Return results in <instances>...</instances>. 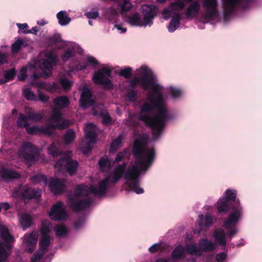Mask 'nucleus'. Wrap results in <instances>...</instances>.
<instances>
[{
  "instance_id": "1",
  "label": "nucleus",
  "mask_w": 262,
  "mask_h": 262,
  "mask_svg": "<svg viewBox=\"0 0 262 262\" xmlns=\"http://www.w3.org/2000/svg\"><path fill=\"white\" fill-rule=\"evenodd\" d=\"M128 83V92L125 97L127 101H136L137 93L133 89L137 84L149 91L146 99L143 100V103L140 106L139 118L151 128L155 137L157 138L169 118L167 97L163 94V86L158 83L152 71L145 66L136 70L135 77Z\"/></svg>"
},
{
  "instance_id": "2",
  "label": "nucleus",
  "mask_w": 262,
  "mask_h": 262,
  "mask_svg": "<svg viewBox=\"0 0 262 262\" xmlns=\"http://www.w3.org/2000/svg\"><path fill=\"white\" fill-rule=\"evenodd\" d=\"M126 167V163L116 166L113 170L109 172L104 179L99 183L97 188L84 185H77L75 188L74 192L68 195L69 205L75 211L88 208L92 202L89 195L92 193L98 196L104 194L107 188L117 183L121 178Z\"/></svg>"
},
{
  "instance_id": "3",
  "label": "nucleus",
  "mask_w": 262,
  "mask_h": 262,
  "mask_svg": "<svg viewBox=\"0 0 262 262\" xmlns=\"http://www.w3.org/2000/svg\"><path fill=\"white\" fill-rule=\"evenodd\" d=\"M134 155L136 160L130 163L124 174L126 185L130 190L137 194L144 192L143 189L139 187V176L146 172L152 165L155 152L153 149H149L138 139L135 140L133 147Z\"/></svg>"
},
{
  "instance_id": "4",
  "label": "nucleus",
  "mask_w": 262,
  "mask_h": 262,
  "mask_svg": "<svg viewBox=\"0 0 262 262\" xmlns=\"http://www.w3.org/2000/svg\"><path fill=\"white\" fill-rule=\"evenodd\" d=\"M143 18L139 13H134L127 16V23L132 26L150 27L153 24L154 19L157 15L158 9L154 5H143L141 9Z\"/></svg>"
},
{
  "instance_id": "5",
  "label": "nucleus",
  "mask_w": 262,
  "mask_h": 262,
  "mask_svg": "<svg viewBox=\"0 0 262 262\" xmlns=\"http://www.w3.org/2000/svg\"><path fill=\"white\" fill-rule=\"evenodd\" d=\"M53 102L54 108L49 118L50 124L53 127L64 129L69 125V121L62 118V114L59 110L68 107L70 103V100L67 96H61L56 97Z\"/></svg>"
},
{
  "instance_id": "6",
  "label": "nucleus",
  "mask_w": 262,
  "mask_h": 262,
  "mask_svg": "<svg viewBox=\"0 0 262 262\" xmlns=\"http://www.w3.org/2000/svg\"><path fill=\"white\" fill-rule=\"evenodd\" d=\"M80 106L84 108L89 106H93V114L94 116L100 115L102 117V122L107 125L111 122V119L110 116L103 112V106L101 104L96 105L94 101L92 98L91 91L86 87H84L81 94Z\"/></svg>"
},
{
  "instance_id": "7",
  "label": "nucleus",
  "mask_w": 262,
  "mask_h": 262,
  "mask_svg": "<svg viewBox=\"0 0 262 262\" xmlns=\"http://www.w3.org/2000/svg\"><path fill=\"white\" fill-rule=\"evenodd\" d=\"M18 156L28 166L35 162L45 161V156L39 155L38 149L30 142L22 144L18 150Z\"/></svg>"
},
{
  "instance_id": "8",
  "label": "nucleus",
  "mask_w": 262,
  "mask_h": 262,
  "mask_svg": "<svg viewBox=\"0 0 262 262\" xmlns=\"http://www.w3.org/2000/svg\"><path fill=\"white\" fill-rule=\"evenodd\" d=\"M239 203V201L235 202V204ZM243 213L242 207L238 204L237 206H233L232 210L229 213L228 217L225 220L224 226L228 230L227 235L231 239L238 231L236 227V224L242 218Z\"/></svg>"
},
{
  "instance_id": "9",
  "label": "nucleus",
  "mask_w": 262,
  "mask_h": 262,
  "mask_svg": "<svg viewBox=\"0 0 262 262\" xmlns=\"http://www.w3.org/2000/svg\"><path fill=\"white\" fill-rule=\"evenodd\" d=\"M52 226L48 220H43L41 227V233L42 238L39 242V249L34 253L31 258V262H37L39 260L43 254L48 251V247L50 244V237L48 235Z\"/></svg>"
},
{
  "instance_id": "10",
  "label": "nucleus",
  "mask_w": 262,
  "mask_h": 262,
  "mask_svg": "<svg viewBox=\"0 0 262 262\" xmlns=\"http://www.w3.org/2000/svg\"><path fill=\"white\" fill-rule=\"evenodd\" d=\"M255 0H222L224 11V21H227L238 8L246 9L249 7Z\"/></svg>"
},
{
  "instance_id": "11",
  "label": "nucleus",
  "mask_w": 262,
  "mask_h": 262,
  "mask_svg": "<svg viewBox=\"0 0 262 262\" xmlns=\"http://www.w3.org/2000/svg\"><path fill=\"white\" fill-rule=\"evenodd\" d=\"M72 156V152L71 151H68L66 152L65 157L62 158L58 161L54 165L56 170V173H64L68 172L71 175L74 174L77 170L78 163L72 160L71 157Z\"/></svg>"
},
{
  "instance_id": "12",
  "label": "nucleus",
  "mask_w": 262,
  "mask_h": 262,
  "mask_svg": "<svg viewBox=\"0 0 262 262\" xmlns=\"http://www.w3.org/2000/svg\"><path fill=\"white\" fill-rule=\"evenodd\" d=\"M0 235L4 243L0 242V262H6L10 254L9 250L11 248L10 242L14 241V237L10 234L8 228L0 222Z\"/></svg>"
},
{
  "instance_id": "13",
  "label": "nucleus",
  "mask_w": 262,
  "mask_h": 262,
  "mask_svg": "<svg viewBox=\"0 0 262 262\" xmlns=\"http://www.w3.org/2000/svg\"><path fill=\"white\" fill-rule=\"evenodd\" d=\"M84 129L85 139L81 143V148L84 154H88L96 142L97 128L94 124L89 123L85 125Z\"/></svg>"
},
{
  "instance_id": "14",
  "label": "nucleus",
  "mask_w": 262,
  "mask_h": 262,
  "mask_svg": "<svg viewBox=\"0 0 262 262\" xmlns=\"http://www.w3.org/2000/svg\"><path fill=\"white\" fill-rule=\"evenodd\" d=\"M203 7L205 11L202 18L203 23L213 24L219 20L217 0H203Z\"/></svg>"
},
{
  "instance_id": "15",
  "label": "nucleus",
  "mask_w": 262,
  "mask_h": 262,
  "mask_svg": "<svg viewBox=\"0 0 262 262\" xmlns=\"http://www.w3.org/2000/svg\"><path fill=\"white\" fill-rule=\"evenodd\" d=\"M47 59H40L38 64L42 71V75L44 78L48 77L52 71V66L57 61V55L55 50L47 51L44 53Z\"/></svg>"
},
{
  "instance_id": "16",
  "label": "nucleus",
  "mask_w": 262,
  "mask_h": 262,
  "mask_svg": "<svg viewBox=\"0 0 262 262\" xmlns=\"http://www.w3.org/2000/svg\"><path fill=\"white\" fill-rule=\"evenodd\" d=\"M111 75V70L107 67H103L95 72L93 80L97 84L102 85L104 87L110 89L113 84L110 79Z\"/></svg>"
},
{
  "instance_id": "17",
  "label": "nucleus",
  "mask_w": 262,
  "mask_h": 262,
  "mask_svg": "<svg viewBox=\"0 0 262 262\" xmlns=\"http://www.w3.org/2000/svg\"><path fill=\"white\" fill-rule=\"evenodd\" d=\"M26 113L27 116H25L23 114H19L17 121V125L19 127H27L31 123L37 122L42 118V115L41 114L36 113L29 108L26 110Z\"/></svg>"
},
{
  "instance_id": "18",
  "label": "nucleus",
  "mask_w": 262,
  "mask_h": 262,
  "mask_svg": "<svg viewBox=\"0 0 262 262\" xmlns=\"http://www.w3.org/2000/svg\"><path fill=\"white\" fill-rule=\"evenodd\" d=\"M191 0H174L168 8L164 9L162 12L164 19L167 20L172 15H174V12H179L182 10L185 4Z\"/></svg>"
},
{
  "instance_id": "19",
  "label": "nucleus",
  "mask_w": 262,
  "mask_h": 262,
  "mask_svg": "<svg viewBox=\"0 0 262 262\" xmlns=\"http://www.w3.org/2000/svg\"><path fill=\"white\" fill-rule=\"evenodd\" d=\"M50 219L52 220L59 221L66 219L67 213L66 207L61 202H58L51 207L49 213Z\"/></svg>"
},
{
  "instance_id": "20",
  "label": "nucleus",
  "mask_w": 262,
  "mask_h": 262,
  "mask_svg": "<svg viewBox=\"0 0 262 262\" xmlns=\"http://www.w3.org/2000/svg\"><path fill=\"white\" fill-rule=\"evenodd\" d=\"M236 191L235 190H227L225 198L220 199L216 204L218 211L220 213L226 212L229 208L230 201H234L236 198Z\"/></svg>"
},
{
  "instance_id": "21",
  "label": "nucleus",
  "mask_w": 262,
  "mask_h": 262,
  "mask_svg": "<svg viewBox=\"0 0 262 262\" xmlns=\"http://www.w3.org/2000/svg\"><path fill=\"white\" fill-rule=\"evenodd\" d=\"M41 190L25 187L19 190L15 191L13 193L14 196L20 198L26 203L27 200L32 198H39L41 196Z\"/></svg>"
},
{
  "instance_id": "22",
  "label": "nucleus",
  "mask_w": 262,
  "mask_h": 262,
  "mask_svg": "<svg viewBox=\"0 0 262 262\" xmlns=\"http://www.w3.org/2000/svg\"><path fill=\"white\" fill-rule=\"evenodd\" d=\"M38 234L37 231H32L29 234H26L24 236L23 243L25 245V250L29 253L32 252L34 250Z\"/></svg>"
},
{
  "instance_id": "23",
  "label": "nucleus",
  "mask_w": 262,
  "mask_h": 262,
  "mask_svg": "<svg viewBox=\"0 0 262 262\" xmlns=\"http://www.w3.org/2000/svg\"><path fill=\"white\" fill-rule=\"evenodd\" d=\"M51 191L55 194H59L65 189L66 182L64 179L51 178L48 184Z\"/></svg>"
},
{
  "instance_id": "24",
  "label": "nucleus",
  "mask_w": 262,
  "mask_h": 262,
  "mask_svg": "<svg viewBox=\"0 0 262 262\" xmlns=\"http://www.w3.org/2000/svg\"><path fill=\"white\" fill-rule=\"evenodd\" d=\"M49 124L47 126H33L31 127H26V131L29 134L36 135L38 134H43L46 135H51L53 128H58L50 125L49 120Z\"/></svg>"
},
{
  "instance_id": "25",
  "label": "nucleus",
  "mask_w": 262,
  "mask_h": 262,
  "mask_svg": "<svg viewBox=\"0 0 262 262\" xmlns=\"http://www.w3.org/2000/svg\"><path fill=\"white\" fill-rule=\"evenodd\" d=\"M20 174L10 168L3 167L0 170V181L9 182L18 179Z\"/></svg>"
},
{
  "instance_id": "26",
  "label": "nucleus",
  "mask_w": 262,
  "mask_h": 262,
  "mask_svg": "<svg viewBox=\"0 0 262 262\" xmlns=\"http://www.w3.org/2000/svg\"><path fill=\"white\" fill-rule=\"evenodd\" d=\"M35 66L31 63H29L27 66L23 67L20 70L19 73L17 75V78L20 81L25 80L27 77L28 74H32V77L36 79L38 75L35 72Z\"/></svg>"
},
{
  "instance_id": "27",
  "label": "nucleus",
  "mask_w": 262,
  "mask_h": 262,
  "mask_svg": "<svg viewBox=\"0 0 262 262\" xmlns=\"http://www.w3.org/2000/svg\"><path fill=\"white\" fill-rule=\"evenodd\" d=\"M19 224L24 231L29 228L32 225V216L26 213H19Z\"/></svg>"
},
{
  "instance_id": "28",
  "label": "nucleus",
  "mask_w": 262,
  "mask_h": 262,
  "mask_svg": "<svg viewBox=\"0 0 262 262\" xmlns=\"http://www.w3.org/2000/svg\"><path fill=\"white\" fill-rule=\"evenodd\" d=\"M213 223V217L209 213H206L205 215H200L199 216V226L201 232L203 230V227H207Z\"/></svg>"
},
{
  "instance_id": "29",
  "label": "nucleus",
  "mask_w": 262,
  "mask_h": 262,
  "mask_svg": "<svg viewBox=\"0 0 262 262\" xmlns=\"http://www.w3.org/2000/svg\"><path fill=\"white\" fill-rule=\"evenodd\" d=\"M199 245L201 249V254L203 252H207L213 251L216 248V244L212 241L205 238L201 239Z\"/></svg>"
},
{
  "instance_id": "30",
  "label": "nucleus",
  "mask_w": 262,
  "mask_h": 262,
  "mask_svg": "<svg viewBox=\"0 0 262 262\" xmlns=\"http://www.w3.org/2000/svg\"><path fill=\"white\" fill-rule=\"evenodd\" d=\"M200 5L198 1L193 2L187 9L186 15L187 18H192L195 17L200 10Z\"/></svg>"
},
{
  "instance_id": "31",
  "label": "nucleus",
  "mask_w": 262,
  "mask_h": 262,
  "mask_svg": "<svg viewBox=\"0 0 262 262\" xmlns=\"http://www.w3.org/2000/svg\"><path fill=\"white\" fill-rule=\"evenodd\" d=\"M213 236L218 245L225 246L226 244L225 239L226 233L223 229L220 228L216 229L213 232Z\"/></svg>"
},
{
  "instance_id": "32",
  "label": "nucleus",
  "mask_w": 262,
  "mask_h": 262,
  "mask_svg": "<svg viewBox=\"0 0 262 262\" xmlns=\"http://www.w3.org/2000/svg\"><path fill=\"white\" fill-rule=\"evenodd\" d=\"M119 12L118 8L116 9L112 6L108 8L105 9L102 15L105 19L112 21L118 16Z\"/></svg>"
},
{
  "instance_id": "33",
  "label": "nucleus",
  "mask_w": 262,
  "mask_h": 262,
  "mask_svg": "<svg viewBox=\"0 0 262 262\" xmlns=\"http://www.w3.org/2000/svg\"><path fill=\"white\" fill-rule=\"evenodd\" d=\"M171 16L172 18L168 26V30L170 32H173L179 27L180 13V12H174V15H172Z\"/></svg>"
},
{
  "instance_id": "34",
  "label": "nucleus",
  "mask_w": 262,
  "mask_h": 262,
  "mask_svg": "<svg viewBox=\"0 0 262 262\" xmlns=\"http://www.w3.org/2000/svg\"><path fill=\"white\" fill-rule=\"evenodd\" d=\"M56 16L58 20V23L61 26L67 25L71 20V18L69 17L66 11H60L57 14Z\"/></svg>"
},
{
  "instance_id": "35",
  "label": "nucleus",
  "mask_w": 262,
  "mask_h": 262,
  "mask_svg": "<svg viewBox=\"0 0 262 262\" xmlns=\"http://www.w3.org/2000/svg\"><path fill=\"white\" fill-rule=\"evenodd\" d=\"M186 253H188L191 255H194L196 256H201V249L200 248V246H197L195 244H189L186 245L185 247Z\"/></svg>"
},
{
  "instance_id": "36",
  "label": "nucleus",
  "mask_w": 262,
  "mask_h": 262,
  "mask_svg": "<svg viewBox=\"0 0 262 262\" xmlns=\"http://www.w3.org/2000/svg\"><path fill=\"white\" fill-rule=\"evenodd\" d=\"M32 85H36L38 88H42L50 93H53L54 92H56L58 90V86L57 84L54 83L52 85H47L43 82H38L36 83H33L31 82Z\"/></svg>"
},
{
  "instance_id": "37",
  "label": "nucleus",
  "mask_w": 262,
  "mask_h": 262,
  "mask_svg": "<svg viewBox=\"0 0 262 262\" xmlns=\"http://www.w3.org/2000/svg\"><path fill=\"white\" fill-rule=\"evenodd\" d=\"M133 8V5L129 0H123L118 7V9L120 13H125L129 11Z\"/></svg>"
},
{
  "instance_id": "38",
  "label": "nucleus",
  "mask_w": 262,
  "mask_h": 262,
  "mask_svg": "<svg viewBox=\"0 0 262 262\" xmlns=\"http://www.w3.org/2000/svg\"><path fill=\"white\" fill-rule=\"evenodd\" d=\"M75 133L73 129H68L63 135L62 141L66 144L72 143L75 139Z\"/></svg>"
},
{
  "instance_id": "39",
  "label": "nucleus",
  "mask_w": 262,
  "mask_h": 262,
  "mask_svg": "<svg viewBox=\"0 0 262 262\" xmlns=\"http://www.w3.org/2000/svg\"><path fill=\"white\" fill-rule=\"evenodd\" d=\"M123 140V136L122 135H119L117 138L113 140L110 147L111 151H115L121 146Z\"/></svg>"
},
{
  "instance_id": "40",
  "label": "nucleus",
  "mask_w": 262,
  "mask_h": 262,
  "mask_svg": "<svg viewBox=\"0 0 262 262\" xmlns=\"http://www.w3.org/2000/svg\"><path fill=\"white\" fill-rule=\"evenodd\" d=\"M23 94L25 97L27 99L31 101H36L38 100L34 93L30 88H25L23 89Z\"/></svg>"
},
{
  "instance_id": "41",
  "label": "nucleus",
  "mask_w": 262,
  "mask_h": 262,
  "mask_svg": "<svg viewBox=\"0 0 262 262\" xmlns=\"http://www.w3.org/2000/svg\"><path fill=\"white\" fill-rule=\"evenodd\" d=\"M186 253L185 247L182 246H178L173 251L172 253V257L173 258H180L183 257L184 254Z\"/></svg>"
},
{
  "instance_id": "42",
  "label": "nucleus",
  "mask_w": 262,
  "mask_h": 262,
  "mask_svg": "<svg viewBox=\"0 0 262 262\" xmlns=\"http://www.w3.org/2000/svg\"><path fill=\"white\" fill-rule=\"evenodd\" d=\"M111 162L107 158H102L99 161L100 168L102 171H107L110 169Z\"/></svg>"
},
{
  "instance_id": "43",
  "label": "nucleus",
  "mask_w": 262,
  "mask_h": 262,
  "mask_svg": "<svg viewBox=\"0 0 262 262\" xmlns=\"http://www.w3.org/2000/svg\"><path fill=\"white\" fill-rule=\"evenodd\" d=\"M55 234L58 237H62L65 236L67 232V228L63 225H58L54 227Z\"/></svg>"
},
{
  "instance_id": "44",
  "label": "nucleus",
  "mask_w": 262,
  "mask_h": 262,
  "mask_svg": "<svg viewBox=\"0 0 262 262\" xmlns=\"http://www.w3.org/2000/svg\"><path fill=\"white\" fill-rule=\"evenodd\" d=\"M167 90L168 92L171 95V97L174 99L180 98L182 95L181 90L178 88L169 86L167 89Z\"/></svg>"
},
{
  "instance_id": "45",
  "label": "nucleus",
  "mask_w": 262,
  "mask_h": 262,
  "mask_svg": "<svg viewBox=\"0 0 262 262\" xmlns=\"http://www.w3.org/2000/svg\"><path fill=\"white\" fill-rule=\"evenodd\" d=\"M31 180L33 183L36 184L43 183V185H47L48 182V181H47L46 176L42 174L35 175L32 177Z\"/></svg>"
},
{
  "instance_id": "46",
  "label": "nucleus",
  "mask_w": 262,
  "mask_h": 262,
  "mask_svg": "<svg viewBox=\"0 0 262 262\" xmlns=\"http://www.w3.org/2000/svg\"><path fill=\"white\" fill-rule=\"evenodd\" d=\"M58 143H53L48 148V154L52 156H57L61 154V151L57 148Z\"/></svg>"
},
{
  "instance_id": "47",
  "label": "nucleus",
  "mask_w": 262,
  "mask_h": 262,
  "mask_svg": "<svg viewBox=\"0 0 262 262\" xmlns=\"http://www.w3.org/2000/svg\"><path fill=\"white\" fill-rule=\"evenodd\" d=\"M165 247V246L164 244L162 243H156L150 246L148 250L151 253H155L158 251H162L164 249Z\"/></svg>"
},
{
  "instance_id": "48",
  "label": "nucleus",
  "mask_w": 262,
  "mask_h": 262,
  "mask_svg": "<svg viewBox=\"0 0 262 262\" xmlns=\"http://www.w3.org/2000/svg\"><path fill=\"white\" fill-rule=\"evenodd\" d=\"M73 51V47H69L61 56L62 60L64 61H67L71 57Z\"/></svg>"
},
{
  "instance_id": "49",
  "label": "nucleus",
  "mask_w": 262,
  "mask_h": 262,
  "mask_svg": "<svg viewBox=\"0 0 262 262\" xmlns=\"http://www.w3.org/2000/svg\"><path fill=\"white\" fill-rule=\"evenodd\" d=\"M60 83L62 88L66 91H69L70 89L72 84V81L65 78L61 79L60 80Z\"/></svg>"
},
{
  "instance_id": "50",
  "label": "nucleus",
  "mask_w": 262,
  "mask_h": 262,
  "mask_svg": "<svg viewBox=\"0 0 262 262\" xmlns=\"http://www.w3.org/2000/svg\"><path fill=\"white\" fill-rule=\"evenodd\" d=\"M23 41L22 40L18 39L13 43L11 46L12 52L13 53H17L21 48Z\"/></svg>"
},
{
  "instance_id": "51",
  "label": "nucleus",
  "mask_w": 262,
  "mask_h": 262,
  "mask_svg": "<svg viewBox=\"0 0 262 262\" xmlns=\"http://www.w3.org/2000/svg\"><path fill=\"white\" fill-rule=\"evenodd\" d=\"M15 70H10L6 71L4 73V77L5 78V80H3V81H6L5 83L8 82L9 80H12L14 76H15Z\"/></svg>"
},
{
  "instance_id": "52",
  "label": "nucleus",
  "mask_w": 262,
  "mask_h": 262,
  "mask_svg": "<svg viewBox=\"0 0 262 262\" xmlns=\"http://www.w3.org/2000/svg\"><path fill=\"white\" fill-rule=\"evenodd\" d=\"M132 71V69L130 67L125 68L124 69H121L119 71L120 75L122 76L125 77L127 79H129L131 76V72Z\"/></svg>"
},
{
  "instance_id": "53",
  "label": "nucleus",
  "mask_w": 262,
  "mask_h": 262,
  "mask_svg": "<svg viewBox=\"0 0 262 262\" xmlns=\"http://www.w3.org/2000/svg\"><path fill=\"white\" fill-rule=\"evenodd\" d=\"M48 40L50 44L53 45L61 40V36L60 34H54L50 37Z\"/></svg>"
},
{
  "instance_id": "54",
  "label": "nucleus",
  "mask_w": 262,
  "mask_h": 262,
  "mask_svg": "<svg viewBox=\"0 0 262 262\" xmlns=\"http://www.w3.org/2000/svg\"><path fill=\"white\" fill-rule=\"evenodd\" d=\"M38 96L37 97L38 100H39L40 101L46 103L47 102L49 99V97L45 94L44 93L40 91L39 90H38Z\"/></svg>"
},
{
  "instance_id": "55",
  "label": "nucleus",
  "mask_w": 262,
  "mask_h": 262,
  "mask_svg": "<svg viewBox=\"0 0 262 262\" xmlns=\"http://www.w3.org/2000/svg\"><path fill=\"white\" fill-rule=\"evenodd\" d=\"M85 16L89 19H95L99 15L98 11H89L85 13Z\"/></svg>"
},
{
  "instance_id": "56",
  "label": "nucleus",
  "mask_w": 262,
  "mask_h": 262,
  "mask_svg": "<svg viewBox=\"0 0 262 262\" xmlns=\"http://www.w3.org/2000/svg\"><path fill=\"white\" fill-rule=\"evenodd\" d=\"M85 60L88 63L92 66H95L98 64V62L96 59L92 56H87L86 57Z\"/></svg>"
},
{
  "instance_id": "57",
  "label": "nucleus",
  "mask_w": 262,
  "mask_h": 262,
  "mask_svg": "<svg viewBox=\"0 0 262 262\" xmlns=\"http://www.w3.org/2000/svg\"><path fill=\"white\" fill-rule=\"evenodd\" d=\"M227 257V254L225 252H222L216 255L215 259L217 262H223Z\"/></svg>"
},
{
  "instance_id": "58",
  "label": "nucleus",
  "mask_w": 262,
  "mask_h": 262,
  "mask_svg": "<svg viewBox=\"0 0 262 262\" xmlns=\"http://www.w3.org/2000/svg\"><path fill=\"white\" fill-rule=\"evenodd\" d=\"M126 151L125 150H124V153H122L121 152L118 153L114 162H118L121 161L123 159L124 155L126 154Z\"/></svg>"
},
{
  "instance_id": "59",
  "label": "nucleus",
  "mask_w": 262,
  "mask_h": 262,
  "mask_svg": "<svg viewBox=\"0 0 262 262\" xmlns=\"http://www.w3.org/2000/svg\"><path fill=\"white\" fill-rule=\"evenodd\" d=\"M114 28L119 31L121 33H124L126 31V28L124 27L122 24L115 25Z\"/></svg>"
},
{
  "instance_id": "60",
  "label": "nucleus",
  "mask_w": 262,
  "mask_h": 262,
  "mask_svg": "<svg viewBox=\"0 0 262 262\" xmlns=\"http://www.w3.org/2000/svg\"><path fill=\"white\" fill-rule=\"evenodd\" d=\"M37 31H38L37 28L36 27H34L32 28L30 30H25L24 31V33H31V34H36L37 33Z\"/></svg>"
},
{
  "instance_id": "61",
  "label": "nucleus",
  "mask_w": 262,
  "mask_h": 262,
  "mask_svg": "<svg viewBox=\"0 0 262 262\" xmlns=\"http://www.w3.org/2000/svg\"><path fill=\"white\" fill-rule=\"evenodd\" d=\"M17 26L18 27V28L20 29V30H24L23 32L25 31V30H27V29L28 28V25L26 23H24V24H19V23H17L16 24Z\"/></svg>"
},
{
  "instance_id": "62",
  "label": "nucleus",
  "mask_w": 262,
  "mask_h": 262,
  "mask_svg": "<svg viewBox=\"0 0 262 262\" xmlns=\"http://www.w3.org/2000/svg\"><path fill=\"white\" fill-rule=\"evenodd\" d=\"M6 61V55L0 51V64L4 63Z\"/></svg>"
},
{
  "instance_id": "63",
  "label": "nucleus",
  "mask_w": 262,
  "mask_h": 262,
  "mask_svg": "<svg viewBox=\"0 0 262 262\" xmlns=\"http://www.w3.org/2000/svg\"><path fill=\"white\" fill-rule=\"evenodd\" d=\"M88 66V63L84 62L82 63L79 64L76 66V70L77 71L84 69Z\"/></svg>"
},
{
  "instance_id": "64",
  "label": "nucleus",
  "mask_w": 262,
  "mask_h": 262,
  "mask_svg": "<svg viewBox=\"0 0 262 262\" xmlns=\"http://www.w3.org/2000/svg\"><path fill=\"white\" fill-rule=\"evenodd\" d=\"M84 221L83 220H78L75 224V226L76 229H78L81 227L84 224Z\"/></svg>"
}]
</instances>
